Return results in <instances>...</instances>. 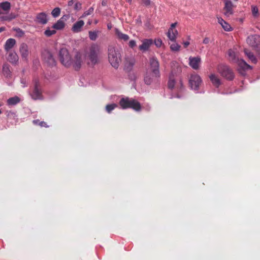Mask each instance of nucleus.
<instances>
[{
    "label": "nucleus",
    "mask_w": 260,
    "mask_h": 260,
    "mask_svg": "<svg viewBox=\"0 0 260 260\" xmlns=\"http://www.w3.org/2000/svg\"><path fill=\"white\" fill-rule=\"evenodd\" d=\"M100 54V47L96 44H92L87 50L85 59L87 64L90 67H93L100 62L99 55Z\"/></svg>",
    "instance_id": "obj_1"
},
{
    "label": "nucleus",
    "mask_w": 260,
    "mask_h": 260,
    "mask_svg": "<svg viewBox=\"0 0 260 260\" xmlns=\"http://www.w3.org/2000/svg\"><path fill=\"white\" fill-rule=\"evenodd\" d=\"M11 9V4L9 2L0 3V20L10 21L16 18L14 14H8Z\"/></svg>",
    "instance_id": "obj_2"
},
{
    "label": "nucleus",
    "mask_w": 260,
    "mask_h": 260,
    "mask_svg": "<svg viewBox=\"0 0 260 260\" xmlns=\"http://www.w3.org/2000/svg\"><path fill=\"white\" fill-rule=\"evenodd\" d=\"M108 60L111 66L118 68L121 62V55L119 51L112 46L108 48Z\"/></svg>",
    "instance_id": "obj_3"
},
{
    "label": "nucleus",
    "mask_w": 260,
    "mask_h": 260,
    "mask_svg": "<svg viewBox=\"0 0 260 260\" xmlns=\"http://www.w3.org/2000/svg\"><path fill=\"white\" fill-rule=\"evenodd\" d=\"M129 99H121L119 102V105L122 109H126L131 108L137 112L141 111L142 107L140 103L137 101L133 99V100L129 101Z\"/></svg>",
    "instance_id": "obj_4"
},
{
    "label": "nucleus",
    "mask_w": 260,
    "mask_h": 260,
    "mask_svg": "<svg viewBox=\"0 0 260 260\" xmlns=\"http://www.w3.org/2000/svg\"><path fill=\"white\" fill-rule=\"evenodd\" d=\"M59 58L61 63L66 67L72 65V57L69 50L66 48H62L59 52Z\"/></svg>",
    "instance_id": "obj_5"
},
{
    "label": "nucleus",
    "mask_w": 260,
    "mask_h": 260,
    "mask_svg": "<svg viewBox=\"0 0 260 260\" xmlns=\"http://www.w3.org/2000/svg\"><path fill=\"white\" fill-rule=\"evenodd\" d=\"M188 82L190 88L196 92H198L203 84L201 77L197 74H191L189 78Z\"/></svg>",
    "instance_id": "obj_6"
},
{
    "label": "nucleus",
    "mask_w": 260,
    "mask_h": 260,
    "mask_svg": "<svg viewBox=\"0 0 260 260\" xmlns=\"http://www.w3.org/2000/svg\"><path fill=\"white\" fill-rule=\"evenodd\" d=\"M217 70L220 75L228 80H231L234 79V73L229 67L220 64L218 66Z\"/></svg>",
    "instance_id": "obj_7"
},
{
    "label": "nucleus",
    "mask_w": 260,
    "mask_h": 260,
    "mask_svg": "<svg viewBox=\"0 0 260 260\" xmlns=\"http://www.w3.org/2000/svg\"><path fill=\"white\" fill-rule=\"evenodd\" d=\"M84 57L80 52H76L74 57L72 58V65L75 70H79L82 67L84 62Z\"/></svg>",
    "instance_id": "obj_8"
},
{
    "label": "nucleus",
    "mask_w": 260,
    "mask_h": 260,
    "mask_svg": "<svg viewBox=\"0 0 260 260\" xmlns=\"http://www.w3.org/2000/svg\"><path fill=\"white\" fill-rule=\"evenodd\" d=\"M159 64L157 59L155 57H152L149 59V68L147 71L154 73L155 77H160L159 70Z\"/></svg>",
    "instance_id": "obj_9"
},
{
    "label": "nucleus",
    "mask_w": 260,
    "mask_h": 260,
    "mask_svg": "<svg viewBox=\"0 0 260 260\" xmlns=\"http://www.w3.org/2000/svg\"><path fill=\"white\" fill-rule=\"evenodd\" d=\"M224 6L222 9L223 14L226 18H230L233 16L234 13V6L233 3L229 0L224 1Z\"/></svg>",
    "instance_id": "obj_10"
},
{
    "label": "nucleus",
    "mask_w": 260,
    "mask_h": 260,
    "mask_svg": "<svg viewBox=\"0 0 260 260\" xmlns=\"http://www.w3.org/2000/svg\"><path fill=\"white\" fill-rule=\"evenodd\" d=\"M21 58L24 61H27L30 53L29 47L25 43H21L19 48Z\"/></svg>",
    "instance_id": "obj_11"
},
{
    "label": "nucleus",
    "mask_w": 260,
    "mask_h": 260,
    "mask_svg": "<svg viewBox=\"0 0 260 260\" xmlns=\"http://www.w3.org/2000/svg\"><path fill=\"white\" fill-rule=\"evenodd\" d=\"M238 66V71L243 76L245 75V72L247 70H251L252 67L248 64L243 59H239L238 61L236 62Z\"/></svg>",
    "instance_id": "obj_12"
},
{
    "label": "nucleus",
    "mask_w": 260,
    "mask_h": 260,
    "mask_svg": "<svg viewBox=\"0 0 260 260\" xmlns=\"http://www.w3.org/2000/svg\"><path fill=\"white\" fill-rule=\"evenodd\" d=\"M228 59L234 63L238 61L239 58V52L237 48L234 47L228 50Z\"/></svg>",
    "instance_id": "obj_13"
},
{
    "label": "nucleus",
    "mask_w": 260,
    "mask_h": 260,
    "mask_svg": "<svg viewBox=\"0 0 260 260\" xmlns=\"http://www.w3.org/2000/svg\"><path fill=\"white\" fill-rule=\"evenodd\" d=\"M43 58L45 62L50 66L55 65V61L50 52L44 51L42 53Z\"/></svg>",
    "instance_id": "obj_14"
},
{
    "label": "nucleus",
    "mask_w": 260,
    "mask_h": 260,
    "mask_svg": "<svg viewBox=\"0 0 260 260\" xmlns=\"http://www.w3.org/2000/svg\"><path fill=\"white\" fill-rule=\"evenodd\" d=\"M201 63V58L200 56L189 57V65L194 70L200 69Z\"/></svg>",
    "instance_id": "obj_15"
},
{
    "label": "nucleus",
    "mask_w": 260,
    "mask_h": 260,
    "mask_svg": "<svg viewBox=\"0 0 260 260\" xmlns=\"http://www.w3.org/2000/svg\"><path fill=\"white\" fill-rule=\"evenodd\" d=\"M247 43L250 46L256 47L260 44V36L257 35L250 36L247 39Z\"/></svg>",
    "instance_id": "obj_16"
},
{
    "label": "nucleus",
    "mask_w": 260,
    "mask_h": 260,
    "mask_svg": "<svg viewBox=\"0 0 260 260\" xmlns=\"http://www.w3.org/2000/svg\"><path fill=\"white\" fill-rule=\"evenodd\" d=\"M159 78V77L154 76V73L149 71H147L144 77V82L147 85H150L152 83L157 81Z\"/></svg>",
    "instance_id": "obj_17"
},
{
    "label": "nucleus",
    "mask_w": 260,
    "mask_h": 260,
    "mask_svg": "<svg viewBox=\"0 0 260 260\" xmlns=\"http://www.w3.org/2000/svg\"><path fill=\"white\" fill-rule=\"evenodd\" d=\"M32 97L39 98L42 96V89L38 82L35 81L32 93L30 94Z\"/></svg>",
    "instance_id": "obj_18"
},
{
    "label": "nucleus",
    "mask_w": 260,
    "mask_h": 260,
    "mask_svg": "<svg viewBox=\"0 0 260 260\" xmlns=\"http://www.w3.org/2000/svg\"><path fill=\"white\" fill-rule=\"evenodd\" d=\"M7 116L8 120L12 124H16L18 121V116L15 112L8 111Z\"/></svg>",
    "instance_id": "obj_19"
},
{
    "label": "nucleus",
    "mask_w": 260,
    "mask_h": 260,
    "mask_svg": "<svg viewBox=\"0 0 260 260\" xmlns=\"http://www.w3.org/2000/svg\"><path fill=\"white\" fill-rule=\"evenodd\" d=\"M84 25V22L83 20H79L73 25L71 30L75 33L79 32L82 30V28Z\"/></svg>",
    "instance_id": "obj_20"
},
{
    "label": "nucleus",
    "mask_w": 260,
    "mask_h": 260,
    "mask_svg": "<svg viewBox=\"0 0 260 260\" xmlns=\"http://www.w3.org/2000/svg\"><path fill=\"white\" fill-rule=\"evenodd\" d=\"M217 19L218 23L221 25L224 30L230 31L232 30V28L229 23L223 20L221 17L217 16Z\"/></svg>",
    "instance_id": "obj_21"
},
{
    "label": "nucleus",
    "mask_w": 260,
    "mask_h": 260,
    "mask_svg": "<svg viewBox=\"0 0 260 260\" xmlns=\"http://www.w3.org/2000/svg\"><path fill=\"white\" fill-rule=\"evenodd\" d=\"M36 20L39 23L45 24L48 22L47 16L44 12L40 13L37 15Z\"/></svg>",
    "instance_id": "obj_22"
},
{
    "label": "nucleus",
    "mask_w": 260,
    "mask_h": 260,
    "mask_svg": "<svg viewBox=\"0 0 260 260\" xmlns=\"http://www.w3.org/2000/svg\"><path fill=\"white\" fill-rule=\"evenodd\" d=\"M152 40L151 39H145L142 41V44L139 46L140 50L143 51H147L152 44Z\"/></svg>",
    "instance_id": "obj_23"
},
{
    "label": "nucleus",
    "mask_w": 260,
    "mask_h": 260,
    "mask_svg": "<svg viewBox=\"0 0 260 260\" xmlns=\"http://www.w3.org/2000/svg\"><path fill=\"white\" fill-rule=\"evenodd\" d=\"M16 40L14 39L10 38L8 39L5 44V50L8 52L16 44Z\"/></svg>",
    "instance_id": "obj_24"
},
{
    "label": "nucleus",
    "mask_w": 260,
    "mask_h": 260,
    "mask_svg": "<svg viewBox=\"0 0 260 260\" xmlns=\"http://www.w3.org/2000/svg\"><path fill=\"white\" fill-rule=\"evenodd\" d=\"M8 56L7 59L12 63H16L19 59V57L17 53L15 51L8 52Z\"/></svg>",
    "instance_id": "obj_25"
},
{
    "label": "nucleus",
    "mask_w": 260,
    "mask_h": 260,
    "mask_svg": "<svg viewBox=\"0 0 260 260\" xmlns=\"http://www.w3.org/2000/svg\"><path fill=\"white\" fill-rule=\"evenodd\" d=\"M65 19L63 17L60 18L55 24L52 26V28L57 30L62 29L65 26Z\"/></svg>",
    "instance_id": "obj_26"
},
{
    "label": "nucleus",
    "mask_w": 260,
    "mask_h": 260,
    "mask_svg": "<svg viewBox=\"0 0 260 260\" xmlns=\"http://www.w3.org/2000/svg\"><path fill=\"white\" fill-rule=\"evenodd\" d=\"M209 79L212 84L216 87H218L221 84V81L217 75L214 74H211L209 76Z\"/></svg>",
    "instance_id": "obj_27"
},
{
    "label": "nucleus",
    "mask_w": 260,
    "mask_h": 260,
    "mask_svg": "<svg viewBox=\"0 0 260 260\" xmlns=\"http://www.w3.org/2000/svg\"><path fill=\"white\" fill-rule=\"evenodd\" d=\"M135 63V60L134 58H126L124 63V69L127 71H131Z\"/></svg>",
    "instance_id": "obj_28"
},
{
    "label": "nucleus",
    "mask_w": 260,
    "mask_h": 260,
    "mask_svg": "<svg viewBox=\"0 0 260 260\" xmlns=\"http://www.w3.org/2000/svg\"><path fill=\"white\" fill-rule=\"evenodd\" d=\"M115 34L117 38L119 40L126 41L129 39V37L128 35L125 34H123L117 28L115 29Z\"/></svg>",
    "instance_id": "obj_29"
},
{
    "label": "nucleus",
    "mask_w": 260,
    "mask_h": 260,
    "mask_svg": "<svg viewBox=\"0 0 260 260\" xmlns=\"http://www.w3.org/2000/svg\"><path fill=\"white\" fill-rule=\"evenodd\" d=\"M178 35V31L176 29L168 30L167 36L169 39L173 42H175Z\"/></svg>",
    "instance_id": "obj_30"
},
{
    "label": "nucleus",
    "mask_w": 260,
    "mask_h": 260,
    "mask_svg": "<svg viewBox=\"0 0 260 260\" xmlns=\"http://www.w3.org/2000/svg\"><path fill=\"white\" fill-rule=\"evenodd\" d=\"M244 53L247 56V57L248 58V59L253 63H256L257 62V59L256 57L254 56V55L253 54V53L249 51L247 49L244 50Z\"/></svg>",
    "instance_id": "obj_31"
},
{
    "label": "nucleus",
    "mask_w": 260,
    "mask_h": 260,
    "mask_svg": "<svg viewBox=\"0 0 260 260\" xmlns=\"http://www.w3.org/2000/svg\"><path fill=\"white\" fill-rule=\"evenodd\" d=\"M3 72L5 76L10 77L11 75V72L10 69V66L8 64H4L3 67Z\"/></svg>",
    "instance_id": "obj_32"
},
{
    "label": "nucleus",
    "mask_w": 260,
    "mask_h": 260,
    "mask_svg": "<svg viewBox=\"0 0 260 260\" xmlns=\"http://www.w3.org/2000/svg\"><path fill=\"white\" fill-rule=\"evenodd\" d=\"M20 102V99H8L7 105L9 106H14Z\"/></svg>",
    "instance_id": "obj_33"
},
{
    "label": "nucleus",
    "mask_w": 260,
    "mask_h": 260,
    "mask_svg": "<svg viewBox=\"0 0 260 260\" xmlns=\"http://www.w3.org/2000/svg\"><path fill=\"white\" fill-rule=\"evenodd\" d=\"M251 12L254 18H257L259 16L258 8L254 5L251 6Z\"/></svg>",
    "instance_id": "obj_34"
},
{
    "label": "nucleus",
    "mask_w": 260,
    "mask_h": 260,
    "mask_svg": "<svg viewBox=\"0 0 260 260\" xmlns=\"http://www.w3.org/2000/svg\"><path fill=\"white\" fill-rule=\"evenodd\" d=\"M32 123L36 125H39L41 127H48V125L46 122L44 121H41L39 119H35L32 121Z\"/></svg>",
    "instance_id": "obj_35"
},
{
    "label": "nucleus",
    "mask_w": 260,
    "mask_h": 260,
    "mask_svg": "<svg viewBox=\"0 0 260 260\" xmlns=\"http://www.w3.org/2000/svg\"><path fill=\"white\" fill-rule=\"evenodd\" d=\"M99 31H89L88 32L89 38L92 41H95L98 38Z\"/></svg>",
    "instance_id": "obj_36"
},
{
    "label": "nucleus",
    "mask_w": 260,
    "mask_h": 260,
    "mask_svg": "<svg viewBox=\"0 0 260 260\" xmlns=\"http://www.w3.org/2000/svg\"><path fill=\"white\" fill-rule=\"evenodd\" d=\"M117 107V105L115 103L108 104L106 106V111L108 113H110L113 110H114Z\"/></svg>",
    "instance_id": "obj_37"
},
{
    "label": "nucleus",
    "mask_w": 260,
    "mask_h": 260,
    "mask_svg": "<svg viewBox=\"0 0 260 260\" xmlns=\"http://www.w3.org/2000/svg\"><path fill=\"white\" fill-rule=\"evenodd\" d=\"M60 14V9L58 7L54 8L51 12L52 16L54 18L57 17Z\"/></svg>",
    "instance_id": "obj_38"
},
{
    "label": "nucleus",
    "mask_w": 260,
    "mask_h": 260,
    "mask_svg": "<svg viewBox=\"0 0 260 260\" xmlns=\"http://www.w3.org/2000/svg\"><path fill=\"white\" fill-rule=\"evenodd\" d=\"M94 8L93 7H90L88 10L85 11L80 18H85L86 16L92 14L93 12Z\"/></svg>",
    "instance_id": "obj_39"
},
{
    "label": "nucleus",
    "mask_w": 260,
    "mask_h": 260,
    "mask_svg": "<svg viewBox=\"0 0 260 260\" xmlns=\"http://www.w3.org/2000/svg\"><path fill=\"white\" fill-rule=\"evenodd\" d=\"M175 85V81L173 78H170L168 83V86L169 89H173Z\"/></svg>",
    "instance_id": "obj_40"
},
{
    "label": "nucleus",
    "mask_w": 260,
    "mask_h": 260,
    "mask_svg": "<svg viewBox=\"0 0 260 260\" xmlns=\"http://www.w3.org/2000/svg\"><path fill=\"white\" fill-rule=\"evenodd\" d=\"M171 49L172 51H178L180 50V46L176 43H173L170 46Z\"/></svg>",
    "instance_id": "obj_41"
},
{
    "label": "nucleus",
    "mask_w": 260,
    "mask_h": 260,
    "mask_svg": "<svg viewBox=\"0 0 260 260\" xmlns=\"http://www.w3.org/2000/svg\"><path fill=\"white\" fill-rule=\"evenodd\" d=\"M55 33L56 30H55V29L51 30L49 28L46 29L44 32V34L47 37H50L51 36L55 34Z\"/></svg>",
    "instance_id": "obj_42"
},
{
    "label": "nucleus",
    "mask_w": 260,
    "mask_h": 260,
    "mask_svg": "<svg viewBox=\"0 0 260 260\" xmlns=\"http://www.w3.org/2000/svg\"><path fill=\"white\" fill-rule=\"evenodd\" d=\"M14 30L16 32V35L19 37H22L24 34V31L19 28H14Z\"/></svg>",
    "instance_id": "obj_43"
},
{
    "label": "nucleus",
    "mask_w": 260,
    "mask_h": 260,
    "mask_svg": "<svg viewBox=\"0 0 260 260\" xmlns=\"http://www.w3.org/2000/svg\"><path fill=\"white\" fill-rule=\"evenodd\" d=\"M74 8L76 10L79 11L82 8V4L80 2H77L75 4Z\"/></svg>",
    "instance_id": "obj_44"
},
{
    "label": "nucleus",
    "mask_w": 260,
    "mask_h": 260,
    "mask_svg": "<svg viewBox=\"0 0 260 260\" xmlns=\"http://www.w3.org/2000/svg\"><path fill=\"white\" fill-rule=\"evenodd\" d=\"M154 43H155V45L158 47H159L161 46V44H162V41L161 39H157V40H155V41H154Z\"/></svg>",
    "instance_id": "obj_45"
},
{
    "label": "nucleus",
    "mask_w": 260,
    "mask_h": 260,
    "mask_svg": "<svg viewBox=\"0 0 260 260\" xmlns=\"http://www.w3.org/2000/svg\"><path fill=\"white\" fill-rule=\"evenodd\" d=\"M136 45V43L135 41L131 40V41H129V46L133 48V47H135Z\"/></svg>",
    "instance_id": "obj_46"
},
{
    "label": "nucleus",
    "mask_w": 260,
    "mask_h": 260,
    "mask_svg": "<svg viewBox=\"0 0 260 260\" xmlns=\"http://www.w3.org/2000/svg\"><path fill=\"white\" fill-rule=\"evenodd\" d=\"M177 24V22H175V23H172L171 25V27L168 30H172L173 29H175V27L176 26Z\"/></svg>",
    "instance_id": "obj_47"
},
{
    "label": "nucleus",
    "mask_w": 260,
    "mask_h": 260,
    "mask_svg": "<svg viewBox=\"0 0 260 260\" xmlns=\"http://www.w3.org/2000/svg\"><path fill=\"white\" fill-rule=\"evenodd\" d=\"M142 2L145 6H149L150 4V0H142Z\"/></svg>",
    "instance_id": "obj_48"
},
{
    "label": "nucleus",
    "mask_w": 260,
    "mask_h": 260,
    "mask_svg": "<svg viewBox=\"0 0 260 260\" xmlns=\"http://www.w3.org/2000/svg\"><path fill=\"white\" fill-rule=\"evenodd\" d=\"M210 42V39L209 38H204V39L203 40V43L204 44H208Z\"/></svg>",
    "instance_id": "obj_49"
},
{
    "label": "nucleus",
    "mask_w": 260,
    "mask_h": 260,
    "mask_svg": "<svg viewBox=\"0 0 260 260\" xmlns=\"http://www.w3.org/2000/svg\"><path fill=\"white\" fill-rule=\"evenodd\" d=\"M21 84H22V87H25V84H26V81L24 79H22L21 81Z\"/></svg>",
    "instance_id": "obj_50"
},
{
    "label": "nucleus",
    "mask_w": 260,
    "mask_h": 260,
    "mask_svg": "<svg viewBox=\"0 0 260 260\" xmlns=\"http://www.w3.org/2000/svg\"><path fill=\"white\" fill-rule=\"evenodd\" d=\"M189 42L188 41H186L183 42V45L185 48L187 47L189 45Z\"/></svg>",
    "instance_id": "obj_51"
},
{
    "label": "nucleus",
    "mask_w": 260,
    "mask_h": 260,
    "mask_svg": "<svg viewBox=\"0 0 260 260\" xmlns=\"http://www.w3.org/2000/svg\"><path fill=\"white\" fill-rule=\"evenodd\" d=\"M73 3H74V1H73V0H70V1H69V2H68V6H72V5H73Z\"/></svg>",
    "instance_id": "obj_52"
},
{
    "label": "nucleus",
    "mask_w": 260,
    "mask_h": 260,
    "mask_svg": "<svg viewBox=\"0 0 260 260\" xmlns=\"http://www.w3.org/2000/svg\"><path fill=\"white\" fill-rule=\"evenodd\" d=\"M179 84L180 86V90H181L182 88L183 87V83L181 81H180Z\"/></svg>",
    "instance_id": "obj_53"
},
{
    "label": "nucleus",
    "mask_w": 260,
    "mask_h": 260,
    "mask_svg": "<svg viewBox=\"0 0 260 260\" xmlns=\"http://www.w3.org/2000/svg\"><path fill=\"white\" fill-rule=\"evenodd\" d=\"M5 30V27H0V33L2 32V31H4Z\"/></svg>",
    "instance_id": "obj_54"
},
{
    "label": "nucleus",
    "mask_w": 260,
    "mask_h": 260,
    "mask_svg": "<svg viewBox=\"0 0 260 260\" xmlns=\"http://www.w3.org/2000/svg\"><path fill=\"white\" fill-rule=\"evenodd\" d=\"M107 27H108V29H111L112 28V25L111 24H108L107 25Z\"/></svg>",
    "instance_id": "obj_55"
},
{
    "label": "nucleus",
    "mask_w": 260,
    "mask_h": 260,
    "mask_svg": "<svg viewBox=\"0 0 260 260\" xmlns=\"http://www.w3.org/2000/svg\"><path fill=\"white\" fill-rule=\"evenodd\" d=\"M257 56H258V58L260 59V49H259L257 51Z\"/></svg>",
    "instance_id": "obj_56"
},
{
    "label": "nucleus",
    "mask_w": 260,
    "mask_h": 260,
    "mask_svg": "<svg viewBox=\"0 0 260 260\" xmlns=\"http://www.w3.org/2000/svg\"><path fill=\"white\" fill-rule=\"evenodd\" d=\"M2 105H3L0 103V107H1V106H2ZM2 110L0 109V114H2Z\"/></svg>",
    "instance_id": "obj_57"
},
{
    "label": "nucleus",
    "mask_w": 260,
    "mask_h": 260,
    "mask_svg": "<svg viewBox=\"0 0 260 260\" xmlns=\"http://www.w3.org/2000/svg\"><path fill=\"white\" fill-rule=\"evenodd\" d=\"M88 24L89 25H90V24H91V20H89V21H88Z\"/></svg>",
    "instance_id": "obj_58"
},
{
    "label": "nucleus",
    "mask_w": 260,
    "mask_h": 260,
    "mask_svg": "<svg viewBox=\"0 0 260 260\" xmlns=\"http://www.w3.org/2000/svg\"><path fill=\"white\" fill-rule=\"evenodd\" d=\"M128 3H132V0H126Z\"/></svg>",
    "instance_id": "obj_59"
},
{
    "label": "nucleus",
    "mask_w": 260,
    "mask_h": 260,
    "mask_svg": "<svg viewBox=\"0 0 260 260\" xmlns=\"http://www.w3.org/2000/svg\"><path fill=\"white\" fill-rule=\"evenodd\" d=\"M98 20H95L94 21V23H95V24H97V23H98Z\"/></svg>",
    "instance_id": "obj_60"
},
{
    "label": "nucleus",
    "mask_w": 260,
    "mask_h": 260,
    "mask_svg": "<svg viewBox=\"0 0 260 260\" xmlns=\"http://www.w3.org/2000/svg\"><path fill=\"white\" fill-rule=\"evenodd\" d=\"M34 99V100H38V99H39V100H42L43 99H37V98H35V99Z\"/></svg>",
    "instance_id": "obj_61"
},
{
    "label": "nucleus",
    "mask_w": 260,
    "mask_h": 260,
    "mask_svg": "<svg viewBox=\"0 0 260 260\" xmlns=\"http://www.w3.org/2000/svg\"><path fill=\"white\" fill-rule=\"evenodd\" d=\"M102 5H105V3H104V2H102Z\"/></svg>",
    "instance_id": "obj_62"
},
{
    "label": "nucleus",
    "mask_w": 260,
    "mask_h": 260,
    "mask_svg": "<svg viewBox=\"0 0 260 260\" xmlns=\"http://www.w3.org/2000/svg\"><path fill=\"white\" fill-rule=\"evenodd\" d=\"M73 1H74V0H73Z\"/></svg>",
    "instance_id": "obj_63"
}]
</instances>
